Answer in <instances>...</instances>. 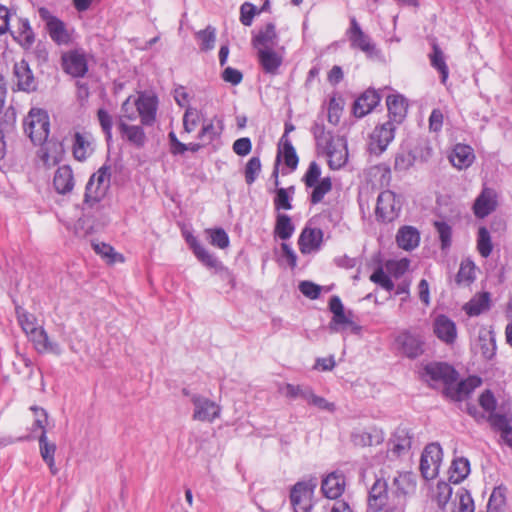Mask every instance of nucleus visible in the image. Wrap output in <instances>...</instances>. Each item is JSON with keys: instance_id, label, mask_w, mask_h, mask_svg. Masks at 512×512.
<instances>
[{"instance_id": "53", "label": "nucleus", "mask_w": 512, "mask_h": 512, "mask_svg": "<svg viewBox=\"0 0 512 512\" xmlns=\"http://www.w3.org/2000/svg\"><path fill=\"white\" fill-rule=\"evenodd\" d=\"M94 251L101 255L104 259L107 260L108 263L112 264L116 261H123V257L121 254H118L114 251L113 247L106 243H93L92 244Z\"/></svg>"}, {"instance_id": "6", "label": "nucleus", "mask_w": 512, "mask_h": 512, "mask_svg": "<svg viewBox=\"0 0 512 512\" xmlns=\"http://www.w3.org/2000/svg\"><path fill=\"white\" fill-rule=\"evenodd\" d=\"M317 486V480L296 483L290 492V501L294 512H311V496Z\"/></svg>"}, {"instance_id": "38", "label": "nucleus", "mask_w": 512, "mask_h": 512, "mask_svg": "<svg viewBox=\"0 0 512 512\" xmlns=\"http://www.w3.org/2000/svg\"><path fill=\"white\" fill-rule=\"evenodd\" d=\"M489 303V293L483 292L474 296L468 303L464 305L463 309L469 316H478L489 309Z\"/></svg>"}, {"instance_id": "35", "label": "nucleus", "mask_w": 512, "mask_h": 512, "mask_svg": "<svg viewBox=\"0 0 512 512\" xmlns=\"http://www.w3.org/2000/svg\"><path fill=\"white\" fill-rule=\"evenodd\" d=\"M351 441L355 446H372L380 444L383 441V435L375 429L372 431L358 429L352 432Z\"/></svg>"}, {"instance_id": "47", "label": "nucleus", "mask_w": 512, "mask_h": 512, "mask_svg": "<svg viewBox=\"0 0 512 512\" xmlns=\"http://www.w3.org/2000/svg\"><path fill=\"white\" fill-rule=\"evenodd\" d=\"M493 249L491 236L485 227H480L477 235V250L480 255L487 258Z\"/></svg>"}, {"instance_id": "23", "label": "nucleus", "mask_w": 512, "mask_h": 512, "mask_svg": "<svg viewBox=\"0 0 512 512\" xmlns=\"http://www.w3.org/2000/svg\"><path fill=\"white\" fill-rule=\"evenodd\" d=\"M345 489V477L342 473L332 472L323 479L321 490L325 497L336 499L340 497Z\"/></svg>"}, {"instance_id": "37", "label": "nucleus", "mask_w": 512, "mask_h": 512, "mask_svg": "<svg viewBox=\"0 0 512 512\" xmlns=\"http://www.w3.org/2000/svg\"><path fill=\"white\" fill-rule=\"evenodd\" d=\"M276 40L277 33L275 25L273 23H268L254 37L253 45L257 50H259V48H273V46L276 44Z\"/></svg>"}, {"instance_id": "59", "label": "nucleus", "mask_w": 512, "mask_h": 512, "mask_svg": "<svg viewBox=\"0 0 512 512\" xmlns=\"http://www.w3.org/2000/svg\"><path fill=\"white\" fill-rule=\"evenodd\" d=\"M434 226L438 232L441 241V248L446 249L451 245L452 229L444 221H435Z\"/></svg>"}, {"instance_id": "15", "label": "nucleus", "mask_w": 512, "mask_h": 512, "mask_svg": "<svg viewBox=\"0 0 512 512\" xmlns=\"http://www.w3.org/2000/svg\"><path fill=\"white\" fill-rule=\"evenodd\" d=\"M433 332L439 340L447 345L454 344L457 338L456 324L446 315H438L434 319Z\"/></svg>"}, {"instance_id": "56", "label": "nucleus", "mask_w": 512, "mask_h": 512, "mask_svg": "<svg viewBox=\"0 0 512 512\" xmlns=\"http://www.w3.org/2000/svg\"><path fill=\"white\" fill-rule=\"evenodd\" d=\"M488 421L493 429L501 432V435L512 429L510 425V420L504 414H499L495 412L490 413Z\"/></svg>"}, {"instance_id": "43", "label": "nucleus", "mask_w": 512, "mask_h": 512, "mask_svg": "<svg viewBox=\"0 0 512 512\" xmlns=\"http://www.w3.org/2000/svg\"><path fill=\"white\" fill-rule=\"evenodd\" d=\"M294 225L287 214H278L276 217L275 234L282 240L289 239L294 233Z\"/></svg>"}, {"instance_id": "11", "label": "nucleus", "mask_w": 512, "mask_h": 512, "mask_svg": "<svg viewBox=\"0 0 512 512\" xmlns=\"http://www.w3.org/2000/svg\"><path fill=\"white\" fill-rule=\"evenodd\" d=\"M62 67L67 74L73 77H83L88 70L84 51L76 49L63 53Z\"/></svg>"}, {"instance_id": "26", "label": "nucleus", "mask_w": 512, "mask_h": 512, "mask_svg": "<svg viewBox=\"0 0 512 512\" xmlns=\"http://www.w3.org/2000/svg\"><path fill=\"white\" fill-rule=\"evenodd\" d=\"M281 158L284 159L285 165L291 170H295L297 168L299 159L295 148L286 135L281 137L275 165H279Z\"/></svg>"}, {"instance_id": "16", "label": "nucleus", "mask_w": 512, "mask_h": 512, "mask_svg": "<svg viewBox=\"0 0 512 512\" xmlns=\"http://www.w3.org/2000/svg\"><path fill=\"white\" fill-rule=\"evenodd\" d=\"M396 342L401 353L408 358L415 359L424 353V342L422 339L409 332L401 333L397 337Z\"/></svg>"}, {"instance_id": "18", "label": "nucleus", "mask_w": 512, "mask_h": 512, "mask_svg": "<svg viewBox=\"0 0 512 512\" xmlns=\"http://www.w3.org/2000/svg\"><path fill=\"white\" fill-rule=\"evenodd\" d=\"M496 192L491 188H483L480 195L476 198L473 211L476 217L485 218L492 213L497 206Z\"/></svg>"}, {"instance_id": "50", "label": "nucleus", "mask_w": 512, "mask_h": 512, "mask_svg": "<svg viewBox=\"0 0 512 512\" xmlns=\"http://www.w3.org/2000/svg\"><path fill=\"white\" fill-rule=\"evenodd\" d=\"M457 505L453 512H474V501L468 490L460 488L456 492Z\"/></svg>"}, {"instance_id": "31", "label": "nucleus", "mask_w": 512, "mask_h": 512, "mask_svg": "<svg viewBox=\"0 0 512 512\" xmlns=\"http://www.w3.org/2000/svg\"><path fill=\"white\" fill-rule=\"evenodd\" d=\"M191 249L193 250V253L197 257V259L202 262L205 266L208 268H213L216 271H223L227 277L230 278V274L223 267L221 262L218 261V259L211 254L208 250H206L198 241H192L191 243Z\"/></svg>"}, {"instance_id": "55", "label": "nucleus", "mask_w": 512, "mask_h": 512, "mask_svg": "<svg viewBox=\"0 0 512 512\" xmlns=\"http://www.w3.org/2000/svg\"><path fill=\"white\" fill-rule=\"evenodd\" d=\"M200 115L196 108L188 107L183 116V128L186 133L193 132L198 126Z\"/></svg>"}, {"instance_id": "7", "label": "nucleus", "mask_w": 512, "mask_h": 512, "mask_svg": "<svg viewBox=\"0 0 512 512\" xmlns=\"http://www.w3.org/2000/svg\"><path fill=\"white\" fill-rule=\"evenodd\" d=\"M442 456V448L438 443H430L425 447L420 459V471L424 479L430 480L437 476Z\"/></svg>"}, {"instance_id": "46", "label": "nucleus", "mask_w": 512, "mask_h": 512, "mask_svg": "<svg viewBox=\"0 0 512 512\" xmlns=\"http://www.w3.org/2000/svg\"><path fill=\"white\" fill-rule=\"evenodd\" d=\"M41 159L46 166H52L59 162L62 153L61 145L48 143L47 147L41 149Z\"/></svg>"}, {"instance_id": "51", "label": "nucleus", "mask_w": 512, "mask_h": 512, "mask_svg": "<svg viewBox=\"0 0 512 512\" xmlns=\"http://www.w3.org/2000/svg\"><path fill=\"white\" fill-rule=\"evenodd\" d=\"M479 347L480 352L485 359L490 360L493 358L496 351V344L491 332H487L479 336Z\"/></svg>"}, {"instance_id": "61", "label": "nucleus", "mask_w": 512, "mask_h": 512, "mask_svg": "<svg viewBox=\"0 0 512 512\" xmlns=\"http://www.w3.org/2000/svg\"><path fill=\"white\" fill-rule=\"evenodd\" d=\"M97 117H98L100 126L102 128V131L104 132V134L106 136L107 141L111 140L112 126H113L112 116L105 109H99L97 111Z\"/></svg>"}, {"instance_id": "48", "label": "nucleus", "mask_w": 512, "mask_h": 512, "mask_svg": "<svg viewBox=\"0 0 512 512\" xmlns=\"http://www.w3.org/2000/svg\"><path fill=\"white\" fill-rule=\"evenodd\" d=\"M452 496V487L450 484L440 481L434 492V499L439 509L444 510Z\"/></svg>"}, {"instance_id": "39", "label": "nucleus", "mask_w": 512, "mask_h": 512, "mask_svg": "<svg viewBox=\"0 0 512 512\" xmlns=\"http://www.w3.org/2000/svg\"><path fill=\"white\" fill-rule=\"evenodd\" d=\"M441 394L453 402H462L470 398L476 386H440Z\"/></svg>"}, {"instance_id": "58", "label": "nucleus", "mask_w": 512, "mask_h": 512, "mask_svg": "<svg viewBox=\"0 0 512 512\" xmlns=\"http://www.w3.org/2000/svg\"><path fill=\"white\" fill-rule=\"evenodd\" d=\"M261 171V161L259 157H252L246 164L245 167V180L246 183L251 185L255 182Z\"/></svg>"}, {"instance_id": "1", "label": "nucleus", "mask_w": 512, "mask_h": 512, "mask_svg": "<svg viewBox=\"0 0 512 512\" xmlns=\"http://www.w3.org/2000/svg\"><path fill=\"white\" fill-rule=\"evenodd\" d=\"M16 312L17 319L22 330L39 353H51L55 355L61 354L62 349L60 345L57 342L50 340L45 329L38 324L35 315L28 313L21 308H17Z\"/></svg>"}, {"instance_id": "5", "label": "nucleus", "mask_w": 512, "mask_h": 512, "mask_svg": "<svg viewBox=\"0 0 512 512\" xmlns=\"http://www.w3.org/2000/svg\"><path fill=\"white\" fill-rule=\"evenodd\" d=\"M40 19L45 23V29L50 38L57 45H69L72 42V33L65 23L54 16L49 9L40 7L38 9Z\"/></svg>"}, {"instance_id": "13", "label": "nucleus", "mask_w": 512, "mask_h": 512, "mask_svg": "<svg viewBox=\"0 0 512 512\" xmlns=\"http://www.w3.org/2000/svg\"><path fill=\"white\" fill-rule=\"evenodd\" d=\"M388 502V484L384 479H376L368 493V508L372 512H380Z\"/></svg>"}, {"instance_id": "40", "label": "nucleus", "mask_w": 512, "mask_h": 512, "mask_svg": "<svg viewBox=\"0 0 512 512\" xmlns=\"http://www.w3.org/2000/svg\"><path fill=\"white\" fill-rule=\"evenodd\" d=\"M449 480L455 484L463 481L470 473V463L467 458L460 457L453 460Z\"/></svg>"}, {"instance_id": "4", "label": "nucleus", "mask_w": 512, "mask_h": 512, "mask_svg": "<svg viewBox=\"0 0 512 512\" xmlns=\"http://www.w3.org/2000/svg\"><path fill=\"white\" fill-rule=\"evenodd\" d=\"M111 181V172L109 166L100 167L89 178L84 195V205L90 208L99 204L106 196Z\"/></svg>"}, {"instance_id": "20", "label": "nucleus", "mask_w": 512, "mask_h": 512, "mask_svg": "<svg viewBox=\"0 0 512 512\" xmlns=\"http://www.w3.org/2000/svg\"><path fill=\"white\" fill-rule=\"evenodd\" d=\"M135 100L137 117L141 118L144 125H151L155 121L157 101L153 96L141 94Z\"/></svg>"}, {"instance_id": "27", "label": "nucleus", "mask_w": 512, "mask_h": 512, "mask_svg": "<svg viewBox=\"0 0 512 512\" xmlns=\"http://www.w3.org/2000/svg\"><path fill=\"white\" fill-rule=\"evenodd\" d=\"M53 185L59 194H67L74 188L73 171L68 165L58 167L54 174Z\"/></svg>"}, {"instance_id": "52", "label": "nucleus", "mask_w": 512, "mask_h": 512, "mask_svg": "<svg viewBox=\"0 0 512 512\" xmlns=\"http://www.w3.org/2000/svg\"><path fill=\"white\" fill-rule=\"evenodd\" d=\"M313 191L311 193V203L317 204L321 202L324 196L331 191L332 182L329 177H325L321 179L315 186H313Z\"/></svg>"}, {"instance_id": "19", "label": "nucleus", "mask_w": 512, "mask_h": 512, "mask_svg": "<svg viewBox=\"0 0 512 512\" xmlns=\"http://www.w3.org/2000/svg\"><path fill=\"white\" fill-rule=\"evenodd\" d=\"M412 444V436L405 427H398L388 442V451L399 457L409 452Z\"/></svg>"}, {"instance_id": "28", "label": "nucleus", "mask_w": 512, "mask_h": 512, "mask_svg": "<svg viewBox=\"0 0 512 512\" xmlns=\"http://www.w3.org/2000/svg\"><path fill=\"white\" fill-rule=\"evenodd\" d=\"M258 60L265 73L274 75L281 66L283 58L273 48H259Z\"/></svg>"}, {"instance_id": "60", "label": "nucleus", "mask_w": 512, "mask_h": 512, "mask_svg": "<svg viewBox=\"0 0 512 512\" xmlns=\"http://www.w3.org/2000/svg\"><path fill=\"white\" fill-rule=\"evenodd\" d=\"M505 504V495L501 487L495 488L490 495L487 512H499Z\"/></svg>"}, {"instance_id": "2", "label": "nucleus", "mask_w": 512, "mask_h": 512, "mask_svg": "<svg viewBox=\"0 0 512 512\" xmlns=\"http://www.w3.org/2000/svg\"><path fill=\"white\" fill-rule=\"evenodd\" d=\"M421 375L441 384H481V379L476 376L464 379L454 365L446 361L422 364Z\"/></svg>"}, {"instance_id": "29", "label": "nucleus", "mask_w": 512, "mask_h": 512, "mask_svg": "<svg viewBox=\"0 0 512 512\" xmlns=\"http://www.w3.org/2000/svg\"><path fill=\"white\" fill-rule=\"evenodd\" d=\"M389 120L394 122V125L400 124L407 114V104L403 96L390 95L386 100Z\"/></svg>"}, {"instance_id": "3", "label": "nucleus", "mask_w": 512, "mask_h": 512, "mask_svg": "<svg viewBox=\"0 0 512 512\" xmlns=\"http://www.w3.org/2000/svg\"><path fill=\"white\" fill-rule=\"evenodd\" d=\"M23 127L34 145H43L50 133L48 113L40 108H32L24 118Z\"/></svg>"}, {"instance_id": "34", "label": "nucleus", "mask_w": 512, "mask_h": 512, "mask_svg": "<svg viewBox=\"0 0 512 512\" xmlns=\"http://www.w3.org/2000/svg\"><path fill=\"white\" fill-rule=\"evenodd\" d=\"M39 449L40 455L43 461L48 465L50 472L56 475L58 473V469L55 465L56 444L48 440L46 431H42L39 437Z\"/></svg>"}, {"instance_id": "17", "label": "nucleus", "mask_w": 512, "mask_h": 512, "mask_svg": "<svg viewBox=\"0 0 512 512\" xmlns=\"http://www.w3.org/2000/svg\"><path fill=\"white\" fill-rule=\"evenodd\" d=\"M13 74L19 90L24 92H32L36 90V80L29 64L25 60H21L14 64Z\"/></svg>"}, {"instance_id": "22", "label": "nucleus", "mask_w": 512, "mask_h": 512, "mask_svg": "<svg viewBox=\"0 0 512 512\" xmlns=\"http://www.w3.org/2000/svg\"><path fill=\"white\" fill-rule=\"evenodd\" d=\"M379 101V94L375 90L368 89L355 100L353 114L358 118H362L369 114L378 105Z\"/></svg>"}, {"instance_id": "62", "label": "nucleus", "mask_w": 512, "mask_h": 512, "mask_svg": "<svg viewBox=\"0 0 512 512\" xmlns=\"http://www.w3.org/2000/svg\"><path fill=\"white\" fill-rule=\"evenodd\" d=\"M370 280L381 286L386 291H392L394 289V283L382 268L376 269L370 276Z\"/></svg>"}, {"instance_id": "33", "label": "nucleus", "mask_w": 512, "mask_h": 512, "mask_svg": "<svg viewBox=\"0 0 512 512\" xmlns=\"http://www.w3.org/2000/svg\"><path fill=\"white\" fill-rule=\"evenodd\" d=\"M118 129L128 142L136 147H142L146 141V135L142 127L137 125H129L122 119L118 120Z\"/></svg>"}, {"instance_id": "10", "label": "nucleus", "mask_w": 512, "mask_h": 512, "mask_svg": "<svg viewBox=\"0 0 512 512\" xmlns=\"http://www.w3.org/2000/svg\"><path fill=\"white\" fill-rule=\"evenodd\" d=\"M401 210V201L390 190L381 192L377 198L376 214L383 221H392Z\"/></svg>"}, {"instance_id": "54", "label": "nucleus", "mask_w": 512, "mask_h": 512, "mask_svg": "<svg viewBox=\"0 0 512 512\" xmlns=\"http://www.w3.org/2000/svg\"><path fill=\"white\" fill-rule=\"evenodd\" d=\"M206 233L210 237V243L220 249H225L229 246V237L224 229L215 228L207 229Z\"/></svg>"}, {"instance_id": "14", "label": "nucleus", "mask_w": 512, "mask_h": 512, "mask_svg": "<svg viewBox=\"0 0 512 512\" xmlns=\"http://www.w3.org/2000/svg\"><path fill=\"white\" fill-rule=\"evenodd\" d=\"M347 33L352 48H357L368 56L374 53L375 45L371 42L370 37L362 31L355 18H351Z\"/></svg>"}, {"instance_id": "41", "label": "nucleus", "mask_w": 512, "mask_h": 512, "mask_svg": "<svg viewBox=\"0 0 512 512\" xmlns=\"http://www.w3.org/2000/svg\"><path fill=\"white\" fill-rule=\"evenodd\" d=\"M195 38L199 43L201 51H210L215 47L216 29L215 27L208 25L205 29L196 32Z\"/></svg>"}, {"instance_id": "24", "label": "nucleus", "mask_w": 512, "mask_h": 512, "mask_svg": "<svg viewBox=\"0 0 512 512\" xmlns=\"http://www.w3.org/2000/svg\"><path fill=\"white\" fill-rule=\"evenodd\" d=\"M474 159L473 149L465 144H456L449 155V161L459 170L471 166Z\"/></svg>"}, {"instance_id": "9", "label": "nucleus", "mask_w": 512, "mask_h": 512, "mask_svg": "<svg viewBox=\"0 0 512 512\" xmlns=\"http://www.w3.org/2000/svg\"><path fill=\"white\" fill-rule=\"evenodd\" d=\"M395 129L396 125H394V122L392 121H387L376 126L370 135V141L368 144L370 153L375 155L383 153L390 142L394 139Z\"/></svg>"}, {"instance_id": "12", "label": "nucleus", "mask_w": 512, "mask_h": 512, "mask_svg": "<svg viewBox=\"0 0 512 512\" xmlns=\"http://www.w3.org/2000/svg\"><path fill=\"white\" fill-rule=\"evenodd\" d=\"M328 156L329 167L333 170L342 168L348 160L347 144L342 138H336L324 146Z\"/></svg>"}, {"instance_id": "42", "label": "nucleus", "mask_w": 512, "mask_h": 512, "mask_svg": "<svg viewBox=\"0 0 512 512\" xmlns=\"http://www.w3.org/2000/svg\"><path fill=\"white\" fill-rule=\"evenodd\" d=\"M475 270L474 262L469 259L462 261L456 276V282L460 285L469 286L476 278Z\"/></svg>"}, {"instance_id": "57", "label": "nucleus", "mask_w": 512, "mask_h": 512, "mask_svg": "<svg viewBox=\"0 0 512 512\" xmlns=\"http://www.w3.org/2000/svg\"><path fill=\"white\" fill-rule=\"evenodd\" d=\"M410 261L407 258L400 260H389L386 263V269L389 274L395 278L401 277L408 270Z\"/></svg>"}, {"instance_id": "64", "label": "nucleus", "mask_w": 512, "mask_h": 512, "mask_svg": "<svg viewBox=\"0 0 512 512\" xmlns=\"http://www.w3.org/2000/svg\"><path fill=\"white\" fill-rule=\"evenodd\" d=\"M320 175L321 168L315 161H313L310 163L308 170L303 177V181L307 187H313L319 182Z\"/></svg>"}, {"instance_id": "44", "label": "nucleus", "mask_w": 512, "mask_h": 512, "mask_svg": "<svg viewBox=\"0 0 512 512\" xmlns=\"http://www.w3.org/2000/svg\"><path fill=\"white\" fill-rule=\"evenodd\" d=\"M295 192V187L290 186L289 188H277L275 190L276 196L274 198V207L277 211L279 210H291V198Z\"/></svg>"}, {"instance_id": "25", "label": "nucleus", "mask_w": 512, "mask_h": 512, "mask_svg": "<svg viewBox=\"0 0 512 512\" xmlns=\"http://www.w3.org/2000/svg\"><path fill=\"white\" fill-rule=\"evenodd\" d=\"M416 489V481L414 475L410 472L398 473L394 477L392 483V493L398 498H406L414 493Z\"/></svg>"}, {"instance_id": "32", "label": "nucleus", "mask_w": 512, "mask_h": 512, "mask_svg": "<svg viewBox=\"0 0 512 512\" xmlns=\"http://www.w3.org/2000/svg\"><path fill=\"white\" fill-rule=\"evenodd\" d=\"M91 135L88 133L76 132L73 139V155L76 160L84 161L93 152Z\"/></svg>"}, {"instance_id": "45", "label": "nucleus", "mask_w": 512, "mask_h": 512, "mask_svg": "<svg viewBox=\"0 0 512 512\" xmlns=\"http://www.w3.org/2000/svg\"><path fill=\"white\" fill-rule=\"evenodd\" d=\"M430 60L431 65L440 72L441 82L445 84L449 75V69L445 62L444 54L437 45L433 46V53L430 56Z\"/></svg>"}, {"instance_id": "30", "label": "nucleus", "mask_w": 512, "mask_h": 512, "mask_svg": "<svg viewBox=\"0 0 512 512\" xmlns=\"http://www.w3.org/2000/svg\"><path fill=\"white\" fill-rule=\"evenodd\" d=\"M396 241L400 248L411 251L419 245L420 233L413 226H403L397 232Z\"/></svg>"}, {"instance_id": "8", "label": "nucleus", "mask_w": 512, "mask_h": 512, "mask_svg": "<svg viewBox=\"0 0 512 512\" xmlns=\"http://www.w3.org/2000/svg\"><path fill=\"white\" fill-rule=\"evenodd\" d=\"M191 402L194 405V411L192 415L193 420L201 422H213L220 416V405L203 395L194 393L191 396Z\"/></svg>"}, {"instance_id": "49", "label": "nucleus", "mask_w": 512, "mask_h": 512, "mask_svg": "<svg viewBox=\"0 0 512 512\" xmlns=\"http://www.w3.org/2000/svg\"><path fill=\"white\" fill-rule=\"evenodd\" d=\"M19 43L26 48H29L35 41L34 32L27 19L20 20L18 35L15 37Z\"/></svg>"}, {"instance_id": "21", "label": "nucleus", "mask_w": 512, "mask_h": 512, "mask_svg": "<svg viewBox=\"0 0 512 512\" xmlns=\"http://www.w3.org/2000/svg\"><path fill=\"white\" fill-rule=\"evenodd\" d=\"M323 232L317 228H305L300 234L298 245L301 253L309 254L320 248Z\"/></svg>"}, {"instance_id": "36", "label": "nucleus", "mask_w": 512, "mask_h": 512, "mask_svg": "<svg viewBox=\"0 0 512 512\" xmlns=\"http://www.w3.org/2000/svg\"><path fill=\"white\" fill-rule=\"evenodd\" d=\"M353 312H341L334 315L329 323V329L331 332H340L347 328H350L353 332H358L360 327L353 321Z\"/></svg>"}, {"instance_id": "63", "label": "nucleus", "mask_w": 512, "mask_h": 512, "mask_svg": "<svg viewBox=\"0 0 512 512\" xmlns=\"http://www.w3.org/2000/svg\"><path fill=\"white\" fill-rule=\"evenodd\" d=\"M119 119L123 121H134L137 119V111L135 100L132 97H128L121 106V115Z\"/></svg>"}]
</instances>
